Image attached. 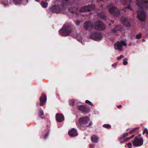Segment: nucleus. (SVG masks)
<instances>
[{
	"label": "nucleus",
	"mask_w": 148,
	"mask_h": 148,
	"mask_svg": "<svg viewBox=\"0 0 148 148\" xmlns=\"http://www.w3.org/2000/svg\"><path fill=\"white\" fill-rule=\"evenodd\" d=\"M89 121V119L88 117L81 118L79 120V123L82 125H84L86 126H90L91 125V122H88Z\"/></svg>",
	"instance_id": "nucleus-1"
},
{
	"label": "nucleus",
	"mask_w": 148,
	"mask_h": 148,
	"mask_svg": "<svg viewBox=\"0 0 148 148\" xmlns=\"http://www.w3.org/2000/svg\"><path fill=\"white\" fill-rule=\"evenodd\" d=\"M143 140L142 138H135L132 142L133 145L134 147H138L141 146L143 144Z\"/></svg>",
	"instance_id": "nucleus-2"
},
{
	"label": "nucleus",
	"mask_w": 148,
	"mask_h": 148,
	"mask_svg": "<svg viewBox=\"0 0 148 148\" xmlns=\"http://www.w3.org/2000/svg\"><path fill=\"white\" fill-rule=\"evenodd\" d=\"M146 15L145 12L142 9H140L138 11L137 16L140 21H143L144 20Z\"/></svg>",
	"instance_id": "nucleus-3"
},
{
	"label": "nucleus",
	"mask_w": 148,
	"mask_h": 148,
	"mask_svg": "<svg viewBox=\"0 0 148 148\" xmlns=\"http://www.w3.org/2000/svg\"><path fill=\"white\" fill-rule=\"evenodd\" d=\"M126 44L123 41H118L114 45V48L115 49L121 50L123 46H125Z\"/></svg>",
	"instance_id": "nucleus-4"
},
{
	"label": "nucleus",
	"mask_w": 148,
	"mask_h": 148,
	"mask_svg": "<svg viewBox=\"0 0 148 148\" xmlns=\"http://www.w3.org/2000/svg\"><path fill=\"white\" fill-rule=\"evenodd\" d=\"M96 29L102 30L106 28V27L102 23L99 22L96 23V25L94 27Z\"/></svg>",
	"instance_id": "nucleus-5"
},
{
	"label": "nucleus",
	"mask_w": 148,
	"mask_h": 148,
	"mask_svg": "<svg viewBox=\"0 0 148 148\" xmlns=\"http://www.w3.org/2000/svg\"><path fill=\"white\" fill-rule=\"evenodd\" d=\"M67 27V25H64L63 26L62 29H61L60 31V33L62 32H63V35L65 36H68L71 32H68L66 30V29Z\"/></svg>",
	"instance_id": "nucleus-6"
},
{
	"label": "nucleus",
	"mask_w": 148,
	"mask_h": 148,
	"mask_svg": "<svg viewBox=\"0 0 148 148\" xmlns=\"http://www.w3.org/2000/svg\"><path fill=\"white\" fill-rule=\"evenodd\" d=\"M68 134L72 137H75L78 135L76 130L74 128L72 129L68 132Z\"/></svg>",
	"instance_id": "nucleus-7"
},
{
	"label": "nucleus",
	"mask_w": 148,
	"mask_h": 148,
	"mask_svg": "<svg viewBox=\"0 0 148 148\" xmlns=\"http://www.w3.org/2000/svg\"><path fill=\"white\" fill-rule=\"evenodd\" d=\"M46 100L47 98L46 96L44 94L42 95L40 97V105H43L46 102Z\"/></svg>",
	"instance_id": "nucleus-8"
},
{
	"label": "nucleus",
	"mask_w": 148,
	"mask_h": 148,
	"mask_svg": "<svg viewBox=\"0 0 148 148\" xmlns=\"http://www.w3.org/2000/svg\"><path fill=\"white\" fill-rule=\"evenodd\" d=\"M56 120L59 122L62 121L64 119L63 115L61 114H57L56 115Z\"/></svg>",
	"instance_id": "nucleus-9"
},
{
	"label": "nucleus",
	"mask_w": 148,
	"mask_h": 148,
	"mask_svg": "<svg viewBox=\"0 0 148 148\" xmlns=\"http://www.w3.org/2000/svg\"><path fill=\"white\" fill-rule=\"evenodd\" d=\"M136 3L138 5L141 4L145 5L146 6L148 5V1L147 0H137Z\"/></svg>",
	"instance_id": "nucleus-10"
},
{
	"label": "nucleus",
	"mask_w": 148,
	"mask_h": 148,
	"mask_svg": "<svg viewBox=\"0 0 148 148\" xmlns=\"http://www.w3.org/2000/svg\"><path fill=\"white\" fill-rule=\"evenodd\" d=\"M51 10L53 12L56 13H59L60 12L59 8L57 6L53 7L51 8Z\"/></svg>",
	"instance_id": "nucleus-11"
},
{
	"label": "nucleus",
	"mask_w": 148,
	"mask_h": 148,
	"mask_svg": "<svg viewBox=\"0 0 148 148\" xmlns=\"http://www.w3.org/2000/svg\"><path fill=\"white\" fill-rule=\"evenodd\" d=\"M99 140L98 138L96 136L93 135L91 138V140L92 142L94 143H97Z\"/></svg>",
	"instance_id": "nucleus-12"
},
{
	"label": "nucleus",
	"mask_w": 148,
	"mask_h": 148,
	"mask_svg": "<svg viewBox=\"0 0 148 148\" xmlns=\"http://www.w3.org/2000/svg\"><path fill=\"white\" fill-rule=\"evenodd\" d=\"M13 1L16 5H21L22 3V0H13Z\"/></svg>",
	"instance_id": "nucleus-13"
},
{
	"label": "nucleus",
	"mask_w": 148,
	"mask_h": 148,
	"mask_svg": "<svg viewBox=\"0 0 148 148\" xmlns=\"http://www.w3.org/2000/svg\"><path fill=\"white\" fill-rule=\"evenodd\" d=\"M123 24L126 26H129L130 25L127 19L123 18L121 19Z\"/></svg>",
	"instance_id": "nucleus-14"
},
{
	"label": "nucleus",
	"mask_w": 148,
	"mask_h": 148,
	"mask_svg": "<svg viewBox=\"0 0 148 148\" xmlns=\"http://www.w3.org/2000/svg\"><path fill=\"white\" fill-rule=\"evenodd\" d=\"M102 38V36L101 35H97L95 38H93L94 40L96 41L99 40H100Z\"/></svg>",
	"instance_id": "nucleus-15"
},
{
	"label": "nucleus",
	"mask_w": 148,
	"mask_h": 148,
	"mask_svg": "<svg viewBox=\"0 0 148 148\" xmlns=\"http://www.w3.org/2000/svg\"><path fill=\"white\" fill-rule=\"evenodd\" d=\"M41 5L43 8H45L47 6L48 3L46 2L43 1L41 3Z\"/></svg>",
	"instance_id": "nucleus-16"
},
{
	"label": "nucleus",
	"mask_w": 148,
	"mask_h": 148,
	"mask_svg": "<svg viewBox=\"0 0 148 148\" xmlns=\"http://www.w3.org/2000/svg\"><path fill=\"white\" fill-rule=\"evenodd\" d=\"M90 22H87L85 23L84 27L85 28H87L88 26L90 25Z\"/></svg>",
	"instance_id": "nucleus-17"
},
{
	"label": "nucleus",
	"mask_w": 148,
	"mask_h": 148,
	"mask_svg": "<svg viewBox=\"0 0 148 148\" xmlns=\"http://www.w3.org/2000/svg\"><path fill=\"white\" fill-rule=\"evenodd\" d=\"M85 106H79V110H81L83 111H85Z\"/></svg>",
	"instance_id": "nucleus-18"
},
{
	"label": "nucleus",
	"mask_w": 148,
	"mask_h": 148,
	"mask_svg": "<svg viewBox=\"0 0 148 148\" xmlns=\"http://www.w3.org/2000/svg\"><path fill=\"white\" fill-rule=\"evenodd\" d=\"M44 113L43 110L41 109L39 111V116L40 117L42 118V116L43 115Z\"/></svg>",
	"instance_id": "nucleus-19"
},
{
	"label": "nucleus",
	"mask_w": 148,
	"mask_h": 148,
	"mask_svg": "<svg viewBox=\"0 0 148 148\" xmlns=\"http://www.w3.org/2000/svg\"><path fill=\"white\" fill-rule=\"evenodd\" d=\"M138 127H136L135 128H134V129H132L130 132V134H131L132 133H134L137 130H138Z\"/></svg>",
	"instance_id": "nucleus-20"
},
{
	"label": "nucleus",
	"mask_w": 148,
	"mask_h": 148,
	"mask_svg": "<svg viewBox=\"0 0 148 148\" xmlns=\"http://www.w3.org/2000/svg\"><path fill=\"white\" fill-rule=\"evenodd\" d=\"M114 8L113 7L110 8L109 9V11L111 13H112L113 11L114 10Z\"/></svg>",
	"instance_id": "nucleus-21"
},
{
	"label": "nucleus",
	"mask_w": 148,
	"mask_h": 148,
	"mask_svg": "<svg viewBox=\"0 0 148 148\" xmlns=\"http://www.w3.org/2000/svg\"><path fill=\"white\" fill-rule=\"evenodd\" d=\"M75 100L74 99H72L70 101L69 104L71 105H73L75 102Z\"/></svg>",
	"instance_id": "nucleus-22"
},
{
	"label": "nucleus",
	"mask_w": 148,
	"mask_h": 148,
	"mask_svg": "<svg viewBox=\"0 0 148 148\" xmlns=\"http://www.w3.org/2000/svg\"><path fill=\"white\" fill-rule=\"evenodd\" d=\"M134 136V135H132L131 136L129 137H128V138H127L126 139H124V141H126L128 140H129L130 139L133 138Z\"/></svg>",
	"instance_id": "nucleus-23"
},
{
	"label": "nucleus",
	"mask_w": 148,
	"mask_h": 148,
	"mask_svg": "<svg viewBox=\"0 0 148 148\" xmlns=\"http://www.w3.org/2000/svg\"><path fill=\"white\" fill-rule=\"evenodd\" d=\"M128 63L127 62V58H125L123 59V64L124 65H126Z\"/></svg>",
	"instance_id": "nucleus-24"
},
{
	"label": "nucleus",
	"mask_w": 148,
	"mask_h": 148,
	"mask_svg": "<svg viewBox=\"0 0 148 148\" xmlns=\"http://www.w3.org/2000/svg\"><path fill=\"white\" fill-rule=\"evenodd\" d=\"M128 135V133H126L123 134L121 135L122 138H123L124 137H126Z\"/></svg>",
	"instance_id": "nucleus-25"
},
{
	"label": "nucleus",
	"mask_w": 148,
	"mask_h": 148,
	"mask_svg": "<svg viewBox=\"0 0 148 148\" xmlns=\"http://www.w3.org/2000/svg\"><path fill=\"white\" fill-rule=\"evenodd\" d=\"M86 103H88L89 104H90L91 106H93V104L90 101L88 100H86L85 101Z\"/></svg>",
	"instance_id": "nucleus-26"
},
{
	"label": "nucleus",
	"mask_w": 148,
	"mask_h": 148,
	"mask_svg": "<svg viewBox=\"0 0 148 148\" xmlns=\"http://www.w3.org/2000/svg\"><path fill=\"white\" fill-rule=\"evenodd\" d=\"M141 36V34L140 33L139 34H137L136 36V38L138 39H139L140 38Z\"/></svg>",
	"instance_id": "nucleus-27"
},
{
	"label": "nucleus",
	"mask_w": 148,
	"mask_h": 148,
	"mask_svg": "<svg viewBox=\"0 0 148 148\" xmlns=\"http://www.w3.org/2000/svg\"><path fill=\"white\" fill-rule=\"evenodd\" d=\"M86 8L87 7H84L82 8L81 10V11L82 12L87 11V10H86Z\"/></svg>",
	"instance_id": "nucleus-28"
},
{
	"label": "nucleus",
	"mask_w": 148,
	"mask_h": 148,
	"mask_svg": "<svg viewBox=\"0 0 148 148\" xmlns=\"http://www.w3.org/2000/svg\"><path fill=\"white\" fill-rule=\"evenodd\" d=\"M103 127L106 128H109L110 126L108 124H104L103 125Z\"/></svg>",
	"instance_id": "nucleus-29"
},
{
	"label": "nucleus",
	"mask_w": 148,
	"mask_h": 148,
	"mask_svg": "<svg viewBox=\"0 0 148 148\" xmlns=\"http://www.w3.org/2000/svg\"><path fill=\"white\" fill-rule=\"evenodd\" d=\"M124 56L123 55H121L120 56L117 57V60H120L121 59L123 58Z\"/></svg>",
	"instance_id": "nucleus-30"
},
{
	"label": "nucleus",
	"mask_w": 148,
	"mask_h": 148,
	"mask_svg": "<svg viewBox=\"0 0 148 148\" xmlns=\"http://www.w3.org/2000/svg\"><path fill=\"white\" fill-rule=\"evenodd\" d=\"M147 128L145 129L143 131V134H144L145 133H147Z\"/></svg>",
	"instance_id": "nucleus-31"
},
{
	"label": "nucleus",
	"mask_w": 148,
	"mask_h": 148,
	"mask_svg": "<svg viewBox=\"0 0 148 148\" xmlns=\"http://www.w3.org/2000/svg\"><path fill=\"white\" fill-rule=\"evenodd\" d=\"M128 147H129V148H131L132 147V145L131 143H129L128 144Z\"/></svg>",
	"instance_id": "nucleus-32"
},
{
	"label": "nucleus",
	"mask_w": 148,
	"mask_h": 148,
	"mask_svg": "<svg viewBox=\"0 0 148 148\" xmlns=\"http://www.w3.org/2000/svg\"><path fill=\"white\" fill-rule=\"evenodd\" d=\"M68 0H63L62 3L64 4L66 3H67Z\"/></svg>",
	"instance_id": "nucleus-33"
},
{
	"label": "nucleus",
	"mask_w": 148,
	"mask_h": 148,
	"mask_svg": "<svg viewBox=\"0 0 148 148\" xmlns=\"http://www.w3.org/2000/svg\"><path fill=\"white\" fill-rule=\"evenodd\" d=\"M127 8L130 10H131V9L130 8V6H128L127 8Z\"/></svg>",
	"instance_id": "nucleus-34"
},
{
	"label": "nucleus",
	"mask_w": 148,
	"mask_h": 148,
	"mask_svg": "<svg viewBox=\"0 0 148 148\" xmlns=\"http://www.w3.org/2000/svg\"><path fill=\"white\" fill-rule=\"evenodd\" d=\"M121 105H119L117 106V107L119 108H121Z\"/></svg>",
	"instance_id": "nucleus-35"
},
{
	"label": "nucleus",
	"mask_w": 148,
	"mask_h": 148,
	"mask_svg": "<svg viewBox=\"0 0 148 148\" xmlns=\"http://www.w3.org/2000/svg\"><path fill=\"white\" fill-rule=\"evenodd\" d=\"M8 5V3H7L6 4H5V3H4V5Z\"/></svg>",
	"instance_id": "nucleus-36"
},
{
	"label": "nucleus",
	"mask_w": 148,
	"mask_h": 148,
	"mask_svg": "<svg viewBox=\"0 0 148 148\" xmlns=\"http://www.w3.org/2000/svg\"><path fill=\"white\" fill-rule=\"evenodd\" d=\"M111 22L112 23H114V21H112Z\"/></svg>",
	"instance_id": "nucleus-37"
},
{
	"label": "nucleus",
	"mask_w": 148,
	"mask_h": 148,
	"mask_svg": "<svg viewBox=\"0 0 148 148\" xmlns=\"http://www.w3.org/2000/svg\"><path fill=\"white\" fill-rule=\"evenodd\" d=\"M146 134L147 135H148V131H147V132Z\"/></svg>",
	"instance_id": "nucleus-38"
},
{
	"label": "nucleus",
	"mask_w": 148,
	"mask_h": 148,
	"mask_svg": "<svg viewBox=\"0 0 148 148\" xmlns=\"http://www.w3.org/2000/svg\"><path fill=\"white\" fill-rule=\"evenodd\" d=\"M145 41V40H144V39H143V41Z\"/></svg>",
	"instance_id": "nucleus-39"
},
{
	"label": "nucleus",
	"mask_w": 148,
	"mask_h": 148,
	"mask_svg": "<svg viewBox=\"0 0 148 148\" xmlns=\"http://www.w3.org/2000/svg\"><path fill=\"white\" fill-rule=\"evenodd\" d=\"M78 24H79V23H78H78H76V24H77V25H78Z\"/></svg>",
	"instance_id": "nucleus-40"
}]
</instances>
